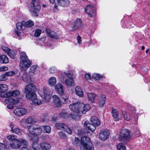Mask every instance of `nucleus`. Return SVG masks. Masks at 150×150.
Returning <instances> with one entry per match:
<instances>
[{
  "mask_svg": "<svg viewBox=\"0 0 150 150\" xmlns=\"http://www.w3.org/2000/svg\"><path fill=\"white\" fill-rule=\"evenodd\" d=\"M117 148L119 150H126L125 147L122 143H119L118 144Z\"/></svg>",
  "mask_w": 150,
  "mask_h": 150,
  "instance_id": "nucleus-41",
  "label": "nucleus"
},
{
  "mask_svg": "<svg viewBox=\"0 0 150 150\" xmlns=\"http://www.w3.org/2000/svg\"><path fill=\"white\" fill-rule=\"evenodd\" d=\"M28 129L30 133L35 135H40L42 131L41 127L38 126H36L34 127L32 125H30L28 126Z\"/></svg>",
  "mask_w": 150,
  "mask_h": 150,
  "instance_id": "nucleus-4",
  "label": "nucleus"
},
{
  "mask_svg": "<svg viewBox=\"0 0 150 150\" xmlns=\"http://www.w3.org/2000/svg\"><path fill=\"white\" fill-rule=\"evenodd\" d=\"M15 74V72L13 71H11L7 72L5 73V74L7 76H14Z\"/></svg>",
  "mask_w": 150,
  "mask_h": 150,
  "instance_id": "nucleus-50",
  "label": "nucleus"
},
{
  "mask_svg": "<svg viewBox=\"0 0 150 150\" xmlns=\"http://www.w3.org/2000/svg\"><path fill=\"white\" fill-rule=\"evenodd\" d=\"M5 92H0V96L1 97L6 98V93H5Z\"/></svg>",
  "mask_w": 150,
  "mask_h": 150,
  "instance_id": "nucleus-63",
  "label": "nucleus"
},
{
  "mask_svg": "<svg viewBox=\"0 0 150 150\" xmlns=\"http://www.w3.org/2000/svg\"><path fill=\"white\" fill-rule=\"evenodd\" d=\"M105 96L103 95H101L98 103L100 107H103V106L105 104Z\"/></svg>",
  "mask_w": 150,
  "mask_h": 150,
  "instance_id": "nucleus-23",
  "label": "nucleus"
},
{
  "mask_svg": "<svg viewBox=\"0 0 150 150\" xmlns=\"http://www.w3.org/2000/svg\"><path fill=\"white\" fill-rule=\"evenodd\" d=\"M55 89L61 96H65L64 95L63 90V86L61 84L59 83L56 85L55 86Z\"/></svg>",
  "mask_w": 150,
  "mask_h": 150,
  "instance_id": "nucleus-18",
  "label": "nucleus"
},
{
  "mask_svg": "<svg viewBox=\"0 0 150 150\" xmlns=\"http://www.w3.org/2000/svg\"><path fill=\"white\" fill-rule=\"evenodd\" d=\"M46 32L50 37L54 38L55 39H57L58 38V36L56 33L50 29H46Z\"/></svg>",
  "mask_w": 150,
  "mask_h": 150,
  "instance_id": "nucleus-16",
  "label": "nucleus"
},
{
  "mask_svg": "<svg viewBox=\"0 0 150 150\" xmlns=\"http://www.w3.org/2000/svg\"><path fill=\"white\" fill-rule=\"evenodd\" d=\"M19 102V99H14L12 98H6L4 100V102L7 104V107L9 109H13V105L16 104Z\"/></svg>",
  "mask_w": 150,
  "mask_h": 150,
  "instance_id": "nucleus-6",
  "label": "nucleus"
},
{
  "mask_svg": "<svg viewBox=\"0 0 150 150\" xmlns=\"http://www.w3.org/2000/svg\"><path fill=\"white\" fill-rule=\"evenodd\" d=\"M38 12V11H35V10H33L31 12L32 16H38L37 13Z\"/></svg>",
  "mask_w": 150,
  "mask_h": 150,
  "instance_id": "nucleus-59",
  "label": "nucleus"
},
{
  "mask_svg": "<svg viewBox=\"0 0 150 150\" xmlns=\"http://www.w3.org/2000/svg\"><path fill=\"white\" fill-rule=\"evenodd\" d=\"M21 61L20 62L19 66L21 69L25 71L31 65V62L29 60L26 53L22 52L21 54Z\"/></svg>",
  "mask_w": 150,
  "mask_h": 150,
  "instance_id": "nucleus-1",
  "label": "nucleus"
},
{
  "mask_svg": "<svg viewBox=\"0 0 150 150\" xmlns=\"http://www.w3.org/2000/svg\"><path fill=\"white\" fill-rule=\"evenodd\" d=\"M90 142H91L89 138L86 137H82L81 138V148H82L83 147L87 145Z\"/></svg>",
  "mask_w": 150,
  "mask_h": 150,
  "instance_id": "nucleus-15",
  "label": "nucleus"
},
{
  "mask_svg": "<svg viewBox=\"0 0 150 150\" xmlns=\"http://www.w3.org/2000/svg\"><path fill=\"white\" fill-rule=\"evenodd\" d=\"M19 140L21 142V145L22 144L25 146V147H28V142L26 141L24 139H20Z\"/></svg>",
  "mask_w": 150,
  "mask_h": 150,
  "instance_id": "nucleus-49",
  "label": "nucleus"
},
{
  "mask_svg": "<svg viewBox=\"0 0 150 150\" xmlns=\"http://www.w3.org/2000/svg\"><path fill=\"white\" fill-rule=\"evenodd\" d=\"M13 94L12 91L8 92L6 93V98H8L9 97L13 96Z\"/></svg>",
  "mask_w": 150,
  "mask_h": 150,
  "instance_id": "nucleus-56",
  "label": "nucleus"
},
{
  "mask_svg": "<svg viewBox=\"0 0 150 150\" xmlns=\"http://www.w3.org/2000/svg\"><path fill=\"white\" fill-rule=\"evenodd\" d=\"M85 78L86 79H90L91 78V75L90 74H88L85 75Z\"/></svg>",
  "mask_w": 150,
  "mask_h": 150,
  "instance_id": "nucleus-61",
  "label": "nucleus"
},
{
  "mask_svg": "<svg viewBox=\"0 0 150 150\" xmlns=\"http://www.w3.org/2000/svg\"><path fill=\"white\" fill-rule=\"evenodd\" d=\"M11 51H10L7 54L11 58L13 59L14 58V56L13 54L11 53Z\"/></svg>",
  "mask_w": 150,
  "mask_h": 150,
  "instance_id": "nucleus-62",
  "label": "nucleus"
},
{
  "mask_svg": "<svg viewBox=\"0 0 150 150\" xmlns=\"http://www.w3.org/2000/svg\"><path fill=\"white\" fill-rule=\"evenodd\" d=\"M73 77H71V78H68L65 81V83L67 86H71L74 83Z\"/></svg>",
  "mask_w": 150,
  "mask_h": 150,
  "instance_id": "nucleus-31",
  "label": "nucleus"
},
{
  "mask_svg": "<svg viewBox=\"0 0 150 150\" xmlns=\"http://www.w3.org/2000/svg\"><path fill=\"white\" fill-rule=\"evenodd\" d=\"M61 96L62 98L61 100H60L59 97L56 95H54L52 97L53 103L57 107H59L62 104L67 103L68 102V96Z\"/></svg>",
  "mask_w": 150,
  "mask_h": 150,
  "instance_id": "nucleus-2",
  "label": "nucleus"
},
{
  "mask_svg": "<svg viewBox=\"0 0 150 150\" xmlns=\"http://www.w3.org/2000/svg\"><path fill=\"white\" fill-rule=\"evenodd\" d=\"M0 62L2 64H6L8 62V59L6 56L1 55L0 56Z\"/></svg>",
  "mask_w": 150,
  "mask_h": 150,
  "instance_id": "nucleus-24",
  "label": "nucleus"
},
{
  "mask_svg": "<svg viewBox=\"0 0 150 150\" xmlns=\"http://www.w3.org/2000/svg\"><path fill=\"white\" fill-rule=\"evenodd\" d=\"M124 118L127 121H129L131 120V116L130 113H124L123 114Z\"/></svg>",
  "mask_w": 150,
  "mask_h": 150,
  "instance_id": "nucleus-42",
  "label": "nucleus"
},
{
  "mask_svg": "<svg viewBox=\"0 0 150 150\" xmlns=\"http://www.w3.org/2000/svg\"><path fill=\"white\" fill-rule=\"evenodd\" d=\"M41 148L42 150H49L51 147V145L46 142H41L40 144Z\"/></svg>",
  "mask_w": 150,
  "mask_h": 150,
  "instance_id": "nucleus-20",
  "label": "nucleus"
},
{
  "mask_svg": "<svg viewBox=\"0 0 150 150\" xmlns=\"http://www.w3.org/2000/svg\"><path fill=\"white\" fill-rule=\"evenodd\" d=\"M57 4H55L54 7V10L58 9V5L62 6H67L69 4V1L68 0H57Z\"/></svg>",
  "mask_w": 150,
  "mask_h": 150,
  "instance_id": "nucleus-12",
  "label": "nucleus"
},
{
  "mask_svg": "<svg viewBox=\"0 0 150 150\" xmlns=\"http://www.w3.org/2000/svg\"><path fill=\"white\" fill-rule=\"evenodd\" d=\"M85 11L91 17L95 15V10L92 5H88L85 8Z\"/></svg>",
  "mask_w": 150,
  "mask_h": 150,
  "instance_id": "nucleus-11",
  "label": "nucleus"
},
{
  "mask_svg": "<svg viewBox=\"0 0 150 150\" xmlns=\"http://www.w3.org/2000/svg\"><path fill=\"white\" fill-rule=\"evenodd\" d=\"M16 28L18 30H23V26H24L23 24V21L21 23H17L16 24Z\"/></svg>",
  "mask_w": 150,
  "mask_h": 150,
  "instance_id": "nucleus-40",
  "label": "nucleus"
},
{
  "mask_svg": "<svg viewBox=\"0 0 150 150\" xmlns=\"http://www.w3.org/2000/svg\"><path fill=\"white\" fill-rule=\"evenodd\" d=\"M35 91L26 93L25 96L26 98L32 100L34 98L37 97L35 93Z\"/></svg>",
  "mask_w": 150,
  "mask_h": 150,
  "instance_id": "nucleus-21",
  "label": "nucleus"
},
{
  "mask_svg": "<svg viewBox=\"0 0 150 150\" xmlns=\"http://www.w3.org/2000/svg\"><path fill=\"white\" fill-rule=\"evenodd\" d=\"M113 119L116 121L121 120L122 118V115L120 113H112Z\"/></svg>",
  "mask_w": 150,
  "mask_h": 150,
  "instance_id": "nucleus-30",
  "label": "nucleus"
},
{
  "mask_svg": "<svg viewBox=\"0 0 150 150\" xmlns=\"http://www.w3.org/2000/svg\"><path fill=\"white\" fill-rule=\"evenodd\" d=\"M67 127L66 129H64V130L66 131L67 133L69 134H71L72 133V131L71 129L67 125Z\"/></svg>",
  "mask_w": 150,
  "mask_h": 150,
  "instance_id": "nucleus-58",
  "label": "nucleus"
},
{
  "mask_svg": "<svg viewBox=\"0 0 150 150\" xmlns=\"http://www.w3.org/2000/svg\"><path fill=\"white\" fill-rule=\"evenodd\" d=\"M21 146V143L19 139H15L13 142L9 144L8 142L6 143V149L7 150H10V149H18Z\"/></svg>",
  "mask_w": 150,
  "mask_h": 150,
  "instance_id": "nucleus-3",
  "label": "nucleus"
},
{
  "mask_svg": "<svg viewBox=\"0 0 150 150\" xmlns=\"http://www.w3.org/2000/svg\"><path fill=\"white\" fill-rule=\"evenodd\" d=\"M32 101L34 104L37 105H40L42 103L40 100L37 98V97H36V98H34Z\"/></svg>",
  "mask_w": 150,
  "mask_h": 150,
  "instance_id": "nucleus-43",
  "label": "nucleus"
},
{
  "mask_svg": "<svg viewBox=\"0 0 150 150\" xmlns=\"http://www.w3.org/2000/svg\"><path fill=\"white\" fill-rule=\"evenodd\" d=\"M77 39L78 40V42L79 43H80L81 42V37L79 35L78 36L77 38Z\"/></svg>",
  "mask_w": 150,
  "mask_h": 150,
  "instance_id": "nucleus-64",
  "label": "nucleus"
},
{
  "mask_svg": "<svg viewBox=\"0 0 150 150\" xmlns=\"http://www.w3.org/2000/svg\"><path fill=\"white\" fill-rule=\"evenodd\" d=\"M109 134L110 132L108 130H102L99 134L98 138L103 141H105L108 137Z\"/></svg>",
  "mask_w": 150,
  "mask_h": 150,
  "instance_id": "nucleus-10",
  "label": "nucleus"
},
{
  "mask_svg": "<svg viewBox=\"0 0 150 150\" xmlns=\"http://www.w3.org/2000/svg\"><path fill=\"white\" fill-rule=\"evenodd\" d=\"M8 89V86L5 84H0V92H5Z\"/></svg>",
  "mask_w": 150,
  "mask_h": 150,
  "instance_id": "nucleus-32",
  "label": "nucleus"
},
{
  "mask_svg": "<svg viewBox=\"0 0 150 150\" xmlns=\"http://www.w3.org/2000/svg\"><path fill=\"white\" fill-rule=\"evenodd\" d=\"M56 82V80L55 77H53L49 80V83L51 86H53L55 85Z\"/></svg>",
  "mask_w": 150,
  "mask_h": 150,
  "instance_id": "nucleus-35",
  "label": "nucleus"
},
{
  "mask_svg": "<svg viewBox=\"0 0 150 150\" xmlns=\"http://www.w3.org/2000/svg\"><path fill=\"white\" fill-rule=\"evenodd\" d=\"M42 127L44 128V131L45 132L50 133L51 131V128L49 126H43Z\"/></svg>",
  "mask_w": 150,
  "mask_h": 150,
  "instance_id": "nucleus-44",
  "label": "nucleus"
},
{
  "mask_svg": "<svg viewBox=\"0 0 150 150\" xmlns=\"http://www.w3.org/2000/svg\"><path fill=\"white\" fill-rule=\"evenodd\" d=\"M6 149V145H5L2 143H0V150H5Z\"/></svg>",
  "mask_w": 150,
  "mask_h": 150,
  "instance_id": "nucleus-57",
  "label": "nucleus"
},
{
  "mask_svg": "<svg viewBox=\"0 0 150 150\" xmlns=\"http://www.w3.org/2000/svg\"><path fill=\"white\" fill-rule=\"evenodd\" d=\"M23 23L24 27L27 28L31 27L34 25V23L31 20H29L27 22H26L25 21H23Z\"/></svg>",
  "mask_w": 150,
  "mask_h": 150,
  "instance_id": "nucleus-29",
  "label": "nucleus"
},
{
  "mask_svg": "<svg viewBox=\"0 0 150 150\" xmlns=\"http://www.w3.org/2000/svg\"><path fill=\"white\" fill-rule=\"evenodd\" d=\"M69 108L70 110L74 112H80L81 104L78 103H75L69 105Z\"/></svg>",
  "mask_w": 150,
  "mask_h": 150,
  "instance_id": "nucleus-8",
  "label": "nucleus"
},
{
  "mask_svg": "<svg viewBox=\"0 0 150 150\" xmlns=\"http://www.w3.org/2000/svg\"><path fill=\"white\" fill-rule=\"evenodd\" d=\"M91 108V107L89 104H86L85 105L83 108V112H86L88 111Z\"/></svg>",
  "mask_w": 150,
  "mask_h": 150,
  "instance_id": "nucleus-37",
  "label": "nucleus"
},
{
  "mask_svg": "<svg viewBox=\"0 0 150 150\" xmlns=\"http://www.w3.org/2000/svg\"><path fill=\"white\" fill-rule=\"evenodd\" d=\"M7 138L8 140L11 141H14L15 139L14 135L12 134L8 136Z\"/></svg>",
  "mask_w": 150,
  "mask_h": 150,
  "instance_id": "nucleus-52",
  "label": "nucleus"
},
{
  "mask_svg": "<svg viewBox=\"0 0 150 150\" xmlns=\"http://www.w3.org/2000/svg\"><path fill=\"white\" fill-rule=\"evenodd\" d=\"M43 93H39L41 97L45 99L46 102H48L51 98V91L47 87H43Z\"/></svg>",
  "mask_w": 150,
  "mask_h": 150,
  "instance_id": "nucleus-7",
  "label": "nucleus"
},
{
  "mask_svg": "<svg viewBox=\"0 0 150 150\" xmlns=\"http://www.w3.org/2000/svg\"><path fill=\"white\" fill-rule=\"evenodd\" d=\"M86 146L82 147L83 150H94V146L91 142H90Z\"/></svg>",
  "mask_w": 150,
  "mask_h": 150,
  "instance_id": "nucleus-26",
  "label": "nucleus"
},
{
  "mask_svg": "<svg viewBox=\"0 0 150 150\" xmlns=\"http://www.w3.org/2000/svg\"><path fill=\"white\" fill-rule=\"evenodd\" d=\"M7 75L5 74V73L1 76V79H0V81H6L7 80V78L6 77Z\"/></svg>",
  "mask_w": 150,
  "mask_h": 150,
  "instance_id": "nucleus-55",
  "label": "nucleus"
},
{
  "mask_svg": "<svg viewBox=\"0 0 150 150\" xmlns=\"http://www.w3.org/2000/svg\"><path fill=\"white\" fill-rule=\"evenodd\" d=\"M31 8L35 11H39L40 9V6L39 3L36 0L33 1L30 4Z\"/></svg>",
  "mask_w": 150,
  "mask_h": 150,
  "instance_id": "nucleus-14",
  "label": "nucleus"
},
{
  "mask_svg": "<svg viewBox=\"0 0 150 150\" xmlns=\"http://www.w3.org/2000/svg\"><path fill=\"white\" fill-rule=\"evenodd\" d=\"M59 137L62 139H66L67 137L65 134L62 132H61L59 134Z\"/></svg>",
  "mask_w": 150,
  "mask_h": 150,
  "instance_id": "nucleus-53",
  "label": "nucleus"
},
{
  "mask_svg": "<svg viewBox=\"0 0 150 150\" xmlns=\"http://www.w3.org/2000/svg\"><path fill=\"white\" fill-rule=\"evenodd\" d=\"M13 93V97H15L16 98L18 99L17 97H18L20 95V92L19 90H16L14 91H12Z\"/></svg>",
  "mask_w": 150,
  "mask_h": 150,
  "instance_id": "nucleus-38",
  "label": "nucleus"
},
{
  "mask_svg": "<svg viewBox=\"0 0 150 150\" xmlns=\"http://www.w3.org/2000/svg\"><path fill=\"white\" fill-rule=\"evenodd\" d=\"M2 50L7 53L10 51H11V50L8 47L3 46L2 47Z\"/></svg>",
  "mask_w": 150,
  "mask_h": 150,
  "instance_id": "nucleus-54",
  "label": "nucleus"
},
{
  "mask_svg": "<svg viewBox=\"0 0 150 150\" xmlns=\"http://www.w3.org/2000/svg\"><path fill=\"white\" fill-rule=\"evenodd\" d=\"M12 132L13 133H15L18 134L20 135L21 134V130L19 128H16L12 130Z\"/></svg>",
  "mask_w": 150,
  "mask_h": 150,
  "instance_id": "nucleus-51",
  "label": "nucleus"
},
{
  "mask_svg": "<svg viewBox=\"0 0 150 150\" xmlns=\"http://www.w3.org/2000/svg\"><path fill=\"white\" fill-rule=\"evenodd\" d=\"M36 88L34 85L32 83H29L25 87L23 92L27 93L32 92L35 91Z\"/></svg>",
  "mask_w": 150,
  "mask_h": 150,
  "instance_id": "nucleus-13",
  "label": "nucleus"
},
{
  "mask_svg": "<svg viewBox=\"0 0 150 150\" xmlns=\"http://www.w3.org/2000/svg\"><path fill=\"white\" fill-rule=\"evenodd\" d=\"M92 77L94 79L97 80H98L101 78L100 75L96 73L93 74Z\"/></svg>",
  "mask_w": 150,
  "mask_h": 150,
  "instance_id": "nucleus-47",
  "label": "nucleus"
},
{
  "mask_svg": "<svg viewBox=\"0 0 150 150\" xmlns=\"http://www.w3.org/2000/svg\"><path fill=\"white\" fill-rule=\"evenodd\" d=\"M131 138L129 131L127 129H122L120 134L119 138L122 141H125L129 140Z\"/></svg>",
  "mask_w": 150,
  "mask_h": 150,
  "instance_id": "nucleus-5",
  "label": "nucleus"
},
{
  "mask_svg": "<svg viewBox=\"0 0 150 150\" xmlns=\"http://www.w3.org/2000/svg\"><path fill=\"white\" fill-rule=\"evenodd\" d=\"M83 24L81 20L79 18H77L75 21L72 25H71L70 26L73 28L72 31L78 29L82 27Z\"/></svg>",
  "mask_w": 150,
  "mask_h": 150,
  "instance_id": "nucleus-9",
  "label": "nucleus"
},
{
  "mask_svg": "<svg viewBox=\"0 0 150 150\" xmlns=\"http://www.w3.org/2000/svg\"><path fill=\"white\" fill-rule=\"evenodd\" d=\"M75 91L76 95L80 97H82L83 96V93L81 88L77 86L75 88Z\"/></svg>",
  "mask_w": 150,
  "mask_h": 150,
  "instance_id": "nucleus-22",
  "label": "nucleus"
},
{
  "mask_svg": "<svg viewBox=\"0 0 150 150\" xmlns=\"http://www.w3.org/2000/svg\"><path fill=\"white\" fill-rule=\"evenodd\" d=\"M37 67V65H34L32 66L30 68V73H32L35 74Z\"/></svg>",
  "mask_w": 150,
  "mask_h": 150,
  "instance_id": "nucleus-46",
  "label": "nucleus"
},
{
  "mask_svg": "<svg viewBox=\"0 0 150 150\" xmlns=\"http://www.w3.org/2000/svg\"><path fill=\"white\" fill-rule=\"evenodd\" d=\"M62 76H66L68 77V78H71V77H74L73 76L71 72H69L67 73L66 72H64L62 74Z\"/></svg>",
  "mask_w": 150,
  "mask_h": 150,
  "instance_id": "nucleus-39",
  "label": "nucleus"
},
{
  "mask_svg": "<svg viewBox=\"0 0 150 150\" xmlns=\"http://www.w3.org/2000/svg\"><path fill=\"white\" fill-rule=\"evenodd\" d=\"M42 33V30H41L37 29L35 30L34 36L35 37H38L39 36L41 33Z\"/></svg>",
  "mask_w": 150,
  "mask_h": 150,
  "instance_id": "nucleus-48",
  "label": "nucleus"
},
{
  "mask_svg": "<svg viewBox=\"0 0 150 150\" xmlns=\"http://www.w3.org/2000/svg\"><path fill=\"white\" fill-rule=\"evenodd\" d=\"M90 121L92 124L96 126H98L100 125V122L98 118L95 116H93L90 119Z\"/></svg>",
  "mask_w": 150,
  "mask_h": 150,
  "instance_id": "nucleus-19",
  "label": "nucleus"
},
{
  "mask_svg": "<svg viewBox=\"0 0 150 150\" xmlns=\"http://www.w3.org/2000/svg\"><path fill=\"white\" fill-rule=\"evenodd\" d=\"M27 112V110L24 108H18L15 109L13 112Z\"/></svg>",
  "mask_w": 150,
  "mask_h": 150,
  "instance_id": "nucleus-34",
  "label": "nucleus"
},
{
  "mask_svg": "<svg viewBox=\"0 0 150 150\" xmlns=\"http://www.w3.org/2000/svg\"><path fill=\"white\" fill-rule=\"evenodd\" d=\"M32 147L33 150H39L38 144L36 142H34L32 143Z\"/></svg>",
  "mask_w": 150,
  "mask_h": 150,
  "instance_id": "nucleus-45",
  "label": "nucleus"
},
{
  "mask_svg": "<svg viewBox=\"0 0 150 150\" xmlns=\"http://www.w3.org/2000/svg\"><path fill=\"white\" fill-rule=\"evenodd\" d=\"M55 126L57 129L62 130H64V129H66L67 127V125L63 123H57Z\"/></svg>",
  "mask_w": 150,
  "mask_h": 150,
  "instance_id": "nucleus-25",
  "label": "nucleus"
},
{
  "mask_svg": "<svg viewBox=\"0 0 150 150\" xmlns=\"http://www.w3.org/2000/svg\"><path fill=\"white\" fill-rule=\"evenodd\" d=\"M84 125L86 128H87L89 130L92 132L94 131L96 129V126L93 124H90L88 121L85 122Z\"/></svg>",
  "mask_w": 150,
  "mask_h": 150,
  "instance_id": "nucleus-17",
  "label": "nucleus"
},
{
  "mask_svg": "<svg viewBox=\"0 0 150 150\" xmlns=\"http://www.w3.org/2000/svg\"><path fill=\"white\" fill-rule=\"evenodd\" d=\"M73 144L75 146H79L80 147L81 140L80 141L79 138L76 137L75 138L74 140L73 141Z\"/></svg>",
  "mask_w": 150,
  "mask_h": 150,
  "instance_id": "nucleus-33",
  "label": "nucleus"
},
{
  "mask_svg": "<svg viewBox=\"0 0 150 150\" xmlns=\"http://www.w3.org/2000/svg\"><path fill=\"white\" fill-rule=\"evenodd\" d=\"M87 96L88 97L89 100L92 103L95 102V98L96 97V95L93 93H88Z\"/></svg>",
  "mask_w": 150,
  "mask_h": 150,
  "instance_id": "nucleus-27",
  "label": "nucleus"
},
{
  "mask_svg": "<svg viewBox=\"0 0 150 150\" xmlns=\"http://www.w3.org/2000/svg\"><path fill=\"white\" fill-rule=\"evenodd\" d=\"M22 79L23 80L26 82H29L30 79L28 77L27 74L24 73L23 74L22 76Z\"/></svg>",
  "mask_w": 150,
  "mask_h": 150,
  "instance_id": "nucleus-36",
  "label": "nucleus"
},
{
  "mask_svg": "<svg viewBox=\"0 0 150 150\" xmlns=\"http://www.w3.org/2000/svg\"><path fill=\"white\" fill-rule=\"evenodd\" d=\"M37 121V119L34 117H32L28 118L26 120V122L29 124L35 123Z\"/></svg>",
  "mask_w": 150,
  "mask_h": 150,
  "instance_id": "nucleus-28",
  "label": "nucleus"
},
{
  "mask_svg": "<svg viewBox=\"0 0 150 150\" xmlns=\"http://www.w3.org/2000/svg\"><path fill=\"white\" fill-rule=\"evenodd\" d=\"M8 68L6 67H3L0 68V71H5L8 70Z\"/></svg>",
  "mask_w": 150,
  "mask_h": 150,
  "instance_id": "nucleus-60",
  "label": "nucleus"
}]
</instances>
